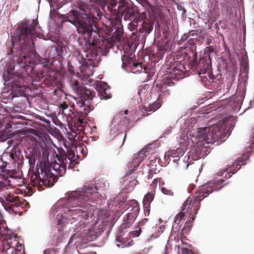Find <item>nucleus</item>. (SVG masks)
Segmentation results:
<instances>
[{
	"label": "nucleus",
	"mask_w": 254,
	"mask_h": 254,
	"mask_svg": "<svg viewBox=\"0 0 254 254\" xmlns=\"http://www.w3.org/2000/svg\"><path fill=\"white\" fill-rule=\"evenodd\" d=\"M94 2L105 1L108 3V9L110 15L107 14V18L112 26L110 28V34L104 36V31L98 26L94 17L91 15L89 6L84 2L78 4V10L70 11L64 17L65 21L74 25L78 33L82 34L88 44L86 56L88 60L96 58L97 49L107 50L112 48L116 42L121 40L123 33L121 24L123 16L125 21H130L137 23L139 19L136 18V12L127 0H90Z\"/></svg>",
	"instance_id": "f257e3e1"
},
{
	"label": "nucleus",
	"mask_w": 254,
	"mask_h": 254,
	"mask_svg": "<svg viewBox=\"0 0 254 254\" xmlns=\"http://www.w3.org/2000/svg\"><path fill=\"white\" fill-rule=\"evenodd\" d=\"M38 149V161L40 163L41 172L31 178L33 187L41 188L42 185L50 186L58 176H62L68 168L72 169L76 164L75 154L72 150L66 153L63 149H59L56 154L57 161L55 163L49 161L50 147L44 141L40 142Z\"/></svg>",
	"instance_id": "f03ea898"
},
{
	"label": "nucleus",
	"mask_w": 254,
	"mask_h": 254,
	"mask_svg": "<svg viewBox=\"0 0 254 254\" xmlns=\"http://www.w3.org/2000/svg\"><path fill=\"white\" fill-rule=\"evenodd\" d=\"M100 187L94 184L87 183L82 188L67 193V203L72 208L75 207L68 210L67 214L70 217L68 220L71 223L73 222L72 219L80 220L83 223L87 220L91 206L90 202L96 201L102 196Z\"/></svg>",
	"instance_id": "7ed1b4c3"
},
{
	"label": "nucleus",
	"mask_w": 254,
	"mask_h": 254,
	"mask_svg": "<svg viewBox=\"0 0 254 254\" xmlns=\"http://www.w3.org/2000/svg\"><path fill=\"white\" fill-rule=\"evenodd\" d=\"M38 25V21L37 19L21 23L17 29L19 34L18 40L16 43L13 42L11 51L14 54L13 58H16L13 60L16 61L21 67L26 69H28V66H30L29 55L34 50V43L32 35L36 31Z\"/></svg>",
	"instance_id": "20e7f679"
},
{
	"label": "nucleus",
	"mask_w": 254,
	"mask_h": 254,
	"mask_svg": "<svg viewBox=\"0 0 254 254\" xmlns=\"http://www.w3.org/2000/svg\"><path fill=\"white\" fill-rule=\"evenodd\" d=\"M224 122H219L210 127L198 128L195 133V136L201 139L208 144H213L215 141L222 139L224 136Z\"/></svg>",
	"instance_id": "39448f33"
},
{
	"label": "nucleus",
	"mask_w": 254,
	"mask_h": 254,
	"mask_svg": "<svg viewBox=\"0 0 254 254\" xmlns=\"http://www.w3.org/2000/svg\"><path fill=\"white\" fill-rule=\"evenodd\" d=\"M205 197L199 189L194 195L189 196L183 204L182 210L185 211L186 215L188 216L186 224L189 226L191 225L194 220L200 207V201Z\"/></svg>",
	"instance_id": "423d86ee"
},
{
	"label": "nucleus",
	"mask_w": 254,
	"mask_h": 254,
	"mask_svg": "<svg viewBox=\"0 0 254 254\" xmlns=\"http://www.w3.org/2000/svg\"><path fill=\"white\" fill-rule=\"evenodd\" d=\"M77 94L80 95L84 100L81 99L77 102V109L82 116L86 117L93 109V107L88 105V103L89 100H92L94 97L95 92L84 87Z\"/></svg>",
	"instance_id": "0eeeda50"
},
{
	"label": "nucleus",
	"mask_w": 254,
	"mask_h": 254,
	"mask_svg": "<svg viewBox=\"0 0 254 254\" xmlns=\"http://www.w3.org/2000/svg\"><path fill=\"white\" fill-rule=\"evenodd\" d=\"M10 190H7L6 194L0 197V202L5 210L10 213L15 212V208L22 207L23 203L19 200V196L11 194Z\"/></svg>",
	"instance_id": "6e6552de"
},
{
	"label": "nucleus",
	"mask_w": 254,
	"mask_h": 254,
	"mask_svg": "<svg viewBox=\"0 0 254 254\" xmlns=\"http://www.w3.org/2000/svg\"><path fill=\"white\" fill-rule=\"evenodd\" d=\"M110 216V214L107 209L100 210L96 222L90 228V232L95 234L103 232L108 224Z\"/></svg>",
	"instance_id": "1a4fd4ad"
},
{
	"label": "nucleus",
	"mask_w": 254,
	"mask_h": 254,
	"mask_svg": "<svg viewBox=\"0 0 254 254\" xmlns=\"http://www.w3.org/2000/svg\"><path fill=\"white\" fill-rule=\"evenodd\" d=\"M127 210L128 212L124 220V223L121 226L122 229H126L129 228L136 218L139 212V206L138 202L136 200L131 201Z\"/></svg>",
	"instance_id": "9d476101"
},
{
	"label": "nucleus",
	"mask_w": 254,
	"mask_h": 254,
	"mask_svg": "<svg viewBox=\"0 0 254 254\" xmlns=\"http://www.w3.org/2000/svg\"><path fill=\"white\" fill-rule=\"evenodd\" d=\"M12 176V172L6 169L5 167H0V197L6 194L7 190H11L10 181L8 178Z\"/></svg>",
	"instance_id": "9b49d317"
},
{
	"label": "nucleus",
	"mask_w": 254,
	"mask_h": 254,
	"mask_svg": "<svg viewBox=\"0 0 254 254\" xmlns=\"http://www.w3.org/2000/svg\"><path fill=\"white\" fill-rule=\"evenodd\" d=\"M224 182V180L223 179L214 180L201 186L199 190L204 194V197H206L213 191L219 190L222 188L226 185Z\"/></svg>",
	"instance_id": "f8f14e48"
},
{
	"label": "nucleus",
	"mask_w": 254,
	"mask_h": 254,
	"mask_svg": "<svg viewBox=\"0 0 254 254\" xmlns=\"http://www.w3.org/2000/svg\"><path fill=\"white\" fill-rule=\"evenodd\" d=\"M146 152L147 149L145 148L139 151L137 155H134L131 162L128 163L127 167L128 169L126 174L127 176L131 175L137 169L141 162L143 161L146 157Z\"/></svg>",
	"instance_id": "ddd939ff"
},
{
	"label": "nucleus",
	"mask_w": 254,
	"mask_h": 254,
	"mask_svg": "<svg viewBox=\"0 0 254 254\" xmlns=\"http://www.w3.org/2000/svg\"><path fill=\"white\" fill-rule=\"evenodd\" d=\"M186 71L185 65L181 63L177 62L174 64L172 69L169 72L170 77L177 80L182 79L185 76Z\"/></svg>",
	"instance_id": "4468645a"
},
{
	"label": "nucleus",
	"mask_w": 254,
	"mask_h": 254,
	"mask_svg": "<svg viewBox=\"0 0 254 254\" xmlns=\"http://www.w3.org/2000/svg\"><path fill=\"white\" fill-rule=\"evenodd\" d=\"M211 63L209 55L208 57L201 58L196 64V69L199 72V74L205 73L207 70H209L211 66Z\"/></svg>",
	"instance_id": "2eb2a0df"
},
{
	"label": "nucleus",
	"mask_w": 254,
	"mask_h": 254,
	"mask_svg": "<svg viewBox=\"0 0 254 254\" xmlns=\"http://www.w3.org/2000/svg\"><path fill=\"white\" fill-rule=\"evenodd\" d=\"M122 66L125 68L127 66L132 67V69H135L136 67H140V70H144V72H145L146 68L143 66L141 63H136L134 62L131 58L128 57L127 55H124L122 57Z\"/></svg>",
	"instance_id": "dca6fc26"
},
{
	"label": "nucleus",
	"mask_w": 254,
	"mask_h": 254,
	"mask_svg": "<svg viewBox=\"0 0 254 254\" xmlns=\"http://www.w3.org/2000/svg\"><path fill=\"white\" fill-rule=\"evenodd\" d=\"M97 90L102 99H107L111 97L110 88L106 83L102 82L97 84Z\"/></svg>",
	"instance_id": "f3484780"
},
{
	"label": "nucleus",
	"mask_w": 254,
	"mask_h": 254,
	"mask_svg": "<svg viewBox=\"0 0 254 254\" xmlns=\"http://www.w3.org/2000/svg\"><path fill=\"white\" fill-rule=\"evenodd\" d=\"M154 18H145L139 28L141 33L149 34L153 28Z\"/></svg>",
	"instance_id": "a211bd4d"
},
{
	"label": "nucleus",
	"mask_w": 254,
	"mask_h": 254,
	"mask_svg": "<svg viewBox=\"0 0 254 254\" xmlns=\"http://www.w3.org/2000/svg\"><path fill=\"white\" fill-rule=\"evenodd\" d=\"M117 245L119 248H124L128 247L133 245V241L130 237L123 238L121 235H119L116 238Z\"/></svg>",
	"instance_id": "6ab92c4d"
},
{
	"label": "nucleus",
	"mask_w": 254,
	"mask_h": 254,
	"mask_svg": "<svg viewBox=\"0 0 254 254\" xmlns=\"http://www.w3.org/2000/svg\"><path fill=\"white\" fill-rule=\"evenodd\" d=\"M6 243V247L18 248L19 249V251H21L23 249L22 246L19 243L17 238L15 236H11L9 238H7Z\"/></svg>",
	"instance_id": "aec40b11"
},
{
	"label": "nucleus",
	"mask_w": 254,
	"mask_h": 254,
	"mask_svg": "<svg viewBox=\"0 0 254 254\" xmlns=\"http://www.w3.org/2000/svg\"><path fill=\"white\" fill-rule=\"evenodd\" d=\"M235 164H236V162H235ZM237 164H233L231 166L228 167L227 168L224 169L223 172H219L217 173V175L219 176H221L223 175L224 173L226 172H228L227 173L225 174V177L226 178H229L231 177V175L230 174L232 173V174L235 173L237 170Z\"/></svg>",
	"instance_id": "412c9836"
},
{
	"label": "nucleus",
	"mask_w": 254,
	"mask_h": 254,
	"mask_svg": "<svg viewBox=\"0 0 254 254\" xmlns=\"http://www.w3.org/2000/svg\"><path fill=\"white\" fill-rule=\"evenodd\" d=\"M162 105V101L158 99L152 104L149 105L148 107H142V109L147 112H154L158 110Z\"/></svg>",
	"instance_id": "4be33fe9"
},
{
	"label": "nucleus",
	"mask_w": 254,
	"mask_h": 254,
	"mask_svg": "<svg viewBox=\"0 0 254 254\" xmlns=\"http://www.w3.org/2000/svg\"><path fill=\"white\" fill-rule=\"evenodd\" d=\"M190 159V156L188 157L187 161H185L184 160H181L180 158L179 159H174V162H177V164L178 167L182 170H185L188 169L189 166L191 164L190 161L189 162V160Z\"/></svg>",
	"instance_id": "5701e85b"
},
{
	"label": "nucleus",
	"mask_w": 254,
	"mask_h": 254,
	"mask_svg": "<svg viewBox=\"0 0 254 254\" xmlns=\"http://www.w3.org/2000/svg\"><path fill=\"white\" fill-rule=\"evenodd\" d=\"M157 48L156 55L157 58L161 59L164 56L167 50V44L164 43H158L157 44Z\"/></svg>",
	"instance_id": "b1692460"
},
{
	"label": "nucleus",
	"mask_w": 254,
	"mask_h": 254,
	"mask_svg": "<svg viewBox=\"0 0 254 254\" xmlns=\"http://www.w3.org/2000/svg\"><path fill=\"white\" fill-rule=\"evenodd\" d=\"M74 56L80 64L82 65L87 64V59L84 58V55L79 51V50H75L74 52Z\"/></svg>",
	"instance_id": "393cba45"
},
{
	"label": "nucleus",
	"mask_w": 254,
	"mask_h": 254,
	"mask_svg": "<svg viewBox=\"0 0 254 254\" xmlns=\"http://www.w3.org/2000/svg\"><path fill=\"white\" fill-rule=\"evenodd\" d=\"M51 72L48 71L47 69L40 71L37 73V76L41 78H45L47 80H52V77L51 75Z\"/></svg>",
	"instance_id": "a878e982"
},
{
	"label": "nucleus",
	"mask_w": 254,
	"mask_h": 254,
	"mask_svg": "<svg viewBox=\"0 0 254 254\" xmlns=\"http://www.w3.org/2000/svg\"><path fill=\"white\" fill-rule=\"evenodd\" d=\"M155 195V191H152L147 193L143 199V204L150 205L151 202L153 201Z\"/></svg>",
	"instance_id": "bb28decb"
},
{
	"label": "nucleus",
	"mask_w": 254,
	"mask_h": 254,
	"mask_svg": "<svg viewBox=\"0 0 254 254\" xmlns=\"http://www.w3.org/2000/svg\"><path fill=\"white\" fill-rule=\"evenodd\" d=\"M184 151L182 148H178L176 150H172L169 155L175 159H179L184 154Z\"/></svg>",
	"instance_id": "cd10ccee"
},
{
	"label": "nucleus",
	"mask_w": 254,
	"mask_h": 254,
	"mask_svg": "<svg viewBox=\"0 0 254 254\" xmlns=\"http://www.w3.org/2000/svg\"><path fill=\"white\" fill-rule=\"evenodd\" d=\"M127 113H128V110H127L125 111L124 112L121 111L119 113L118 115H117L115 117V118L116 119H117L118 118H121L122 119H123V121H122L123 124L125 126L128 125L129 124L130 121L127 117L125 116V115L127 114Z\"/></svg>",
	"instance_id": "c85d7f7f"
},
{
	"label": "nucleus",
	"mask_w": 254,
	"mask_h": 254,
	"mask_svg": "<svg viewBox=\"0 0 254 254\" xmlns=\"http://www.w3.org/2000/svg\"><path fill=\"white\" fill-rule=\"evenodd\" d=\"M160 92L158 99H160V100H161L163 97L169 95L170 93V90L167 88V86L166 84L161 86Z\"/></svg>",
	"instance_id": "c756f323"
},
{
	"label": "nucleus",
	"mask_w": 254,
	"mask_h": 254,
	"mask_svg": "<svg viewBox=\"0 0 254 254\" xmlns=\"http://www.w3.org/2000/svg\"><path fill=\"white\" fill-rule=\"evenodd\" d=\"M185 214V211H183L180 212L179 213H178L176 215V216L175 217V219H174V223H175V224H176L177 225L176 228H178V229H179V228L180 227L179 224H180V222L181 221V220H183V219L184 218Z\"/></svg>",
	"instance_id": "7c9ffc66"
},
{
	"label": "nucleus",
	"mask_w": 254,
	"mask_h": 254,
	"mask_svg": "<svg viewBox=\"0 0 254 254\" xmlns=\"http://www.w3.org/2000/svg\"><path fill=\"white\" fill-rule=\"evenodd\" d=\"M3 249V253L5 254H19L18 252H21L18 248L6 247L5 246H4Z\"/></svg>",
	"instance_id": "2f4dec72"
},
{
	"label": "nucleus",
	"mask_w": 254,
	"mask_h": 254,
	"mask_svg": "<svg viewBox=\"0 0 254 254\" xmlns=\"http://www.w3.org/2000/svg\"><path fill=\"white\" fill-rule=\"evenodd\" d=\"M175 249L177 250L178 253H180V251L181 250V253L182 254H196L191 250L186 248H181L180 245H176Z\"/></svg>",
	"instance_id": "473e14b6"
},
{
	"label": "nucleus",
	"mask_w": 254,
	"mask_h": 254,
	"mask_svg": "<svg viewBox=\"0 0 254 254\" xmlns=\"http://www.w3.org/2000/svg\"><path fill=\"white\" fill-rule=\"evenodd\" d=\"M144 228H141L139 226H137L135 228V230H133L129 233V236L130 238H134L136 237H138L141 232L142 229H143Z\"/></svg>",
	"instance_id": "72a5a7b5"
},
{
	"label": "nucleus",
	"mask_w": 254,
	"mask_h": 254,
	"mask_svg": "<svg viewBox=\"0 0 254 254\" xmlns=\"http://www.w3.org/2000/svg\"><path fill=\"white\" fill-rule=\"evenodd\" d=\"M71 85L73 89L77 93H78L80 90L84 87L83 86H81L77 80L73 81Z\"/></svg>",
	"instance_id": "f704fd0d"
},
{
	"label": "nucleus",
	"mask_w": 254,
	"mask_h": 254,
	"mask_svg": "<svg viewBox=\"0 0 254 254\" xmlns=\"http://www.w3.org/2000/svg\"><path fill=\"white\" fill-rule=\"evenodd\" d=\"M68 108V105L66 104V102H64L62 104H61L60 106V112L62 114L66 115L67 114H69L66 110Z\"/></svg>",
	"instance_id": "c9c22d12"
},
{
	"label": "nucleus",
	"mask_w": 254,
	"mask_h": 254,
	"mask_svg": "<svg viewBox=\"0 0 254 254\" xmlns=\"http://www.w3.org/2000/svg\"><path fill=\"white\" fill-rule=\"evenodd\" d=\"M5 222L2 220H0V234L1 235H6L5 233L7 230V228L5 227L4 226Z\"/></svg>",
	"instance_id": "e433bc0d"
},
{
	"label": "nucleus",
	"mask_w": 254,
	"mask_h": 254,
	"mask_svg": "<svg viewBox=\"0 0 254 254\" xmlns=\"http://www.w3.org/2000/svg\"><path fill=\"white\" fill-rule=\"evenodd\" d=\"M37 158V156L34 154H32L30 157V155L28 156V158L29 159V163L30 166L34 165L35 164Z\"/></svg>",
	"instance_id": "4c0bfd02"
},
{
	"label": "nucleus",
	"mask_w": 254,
	"mask_h": 254,
	"mask_svg": "<svg viewBox=\"0 0 254 254\" xmlns=\"http://www.w3.org/2000/svg\"><path fill=\"white\" fill-rule=\"evenodd\" d=\"M192 159L193 160H196L201 157V154L199 151L195 150L192 153Z\"/></svg>",
	"instance_id": "58836bf2"
},
{
	"label": "nucleus",
	"mask_w": 254,
	"mask_h": 254,
	"mask_svg": "<svg viewBox=\"0 0 254 254\" xmlns=\"http://www.w3.org/2000/svg\"><path fill=\"white\" fill-rule=\"evenodd\" d=\"M144 215L145 216H148L150 211V205L148 204H143Z\"/></svg>",
	"instance_id": "ea45409f"
},
{
	"label": "nucleus",
	"mask_w": 254,
	"mask_h": 254,
	"mask_svg": "<svg viewBox=\"0 0 254 254\" xmlns=\"http://www.w3.org/2000/svg\"><path fill=\"white\" fill-rule=\"evenodd\" d=\"M247 157V155H243V158L241 160H238L237 163V167L239 166V167L237 168V170H239L241 168V166L242 165H245L246 164V161L244 160L245 157Z\"/></svg>",
	"instance_id": "a19ab883"
},
{
	"label": "nucleus",
	"mask_w": 254,
	"mask_h": 254,
	"mask_svg": "<svg viewBox=\"0 0 254 254\" xmlns=\"http://www.w3.org/2000/svg\"><path fill=\"white\" fill-rule=\"evenodd\" d=\"M161 191L164 194H165L166 195H173V192L171 190H168L166 188H164V187L162 188L161 189Z\"/></svg>",
	"instance_id": "79ce46f5"
},
{
	"label": "nucleus",
	"mask_w": 254,
	"mask_h": 254,
	"mask_svg": "<svg viewBox=\"0 0 254 254\" xmlns=\"http://www.w3.org/2000/svg\"><path fill=\"white\" fill-rule=\"evenodd\" d=\"M161 181V178H156L154 179L152 183L151 184V187H152V189H155L156 188L158 183L160 182Z\"/></svg>",
	"instance_id": "37998d69"
},
{
	"label": "nucleus",
	"mask_w": 254,
	"mask_h": 254,
	"mask_svg": "<svg viewBox=\"0 0 254 254\" xmlns=\"http://www.w3.org/2000/svg\"><path fill=\"white\" fill-rule=\"evenodd\" d=\"M8 137V134L5 131L3 130H0V139H5Z\"/></svg>",
	"instance_id": "c03bdc74"
},
{
	"label": "nucleus",
	"mask_w": 254,
	"mask_h": 254,
	"mask_svg": "<svg viewBox=\"0 0 254 254\" xmlns=\"http://www.w3.org/2000/svg\"><path fill=\"white\" fill-rule=\"evenodd\" d=\"M94 184H95V185H97L98 187H99V186H100V192L103 190H105L107 188L106 185H105V183H99Z\"/></svg>",
	"instance_id": "a18cd8bd"
},
{
	"label": "nucleus",
	"mask_w": 254,
	"mask_h": 254,
	"mask_svg": "<svg viewBox=\"0 0 254 254\" xmlns=\"http://www.w3.org/2000/svg\"><path fill=\"white\" fill-rule=\"evenodd\" d=\"M148 221V218H145L141 220L138 223V226L141 228H143V226Z\"/></svg>",
	"instance_id": "49530a36"
},
{
	"label": "nucleus",
	"mask_w": 254,
	"mask_h": 254,
	"mask_svg": "<svg viewBox=\"0 0 254 254\" xmlns=\"http://www.w3.org/2000/svg\"><path fill=\"white\" fill-rule=\"evenodd\" d=\"M44 254H55V251L54 249H47L44 251Z\"/></svg>",
	"instance_id": "de8ad7c7"
},
{
	"label": "nucleus",
	"mask_w": 254,
	"mask_h": 254,
	"mask_svg": "<svg viewBox=\"0 0 254 254\" xmlns=\"http://www.w3.org/2000/svg\"><path fill=\"white\" fill-rule=\"evenodd\" d=\"M12 127L11 124L10 123H7L6 125L5 126V128L7 129H8L9 128H11Z\"/></svg>",
	"instance_id": "09e8293b"
},
{
	"label": "nucleus",
	"mask_w": 254,
	"mask_h": 254,
	"mask_svg": "<svg viewBox=\"0 0 254 254\" xmlns=\"http://www.w3.org/2000/svg\"><path fill=\"white\" fill-rule=\"evenodd\" d=\"M250 141H251V142H252L251 145L252 146V147H254V133L253 137Z\"/></svg>",
	"instance_id": "8fccbe9b"
},
{
	"label": "nucleus",
	"mask_w": 254,
	"mask_h": 254,
	"mask_svg": "<svg viewBox=\"0 0 254 254\" xmlns=\"http://www.w3.org/2000/svg\"><path fill=\"white\" fill-rule=\"evenodd\" d=\"M208 51L210 52V53H212L213 52V51H214V48L212 47H208Z\"/></svg>",
	"instance_id": "3c124183"
},
{
	"label": "nucleus",
	"mask_w": 254,
	"mask_h": 254,
	"mask_svg": "<svg viewBox=\"0 0 254 254\" xmlns=\"http://www.w3.org/2000/svg\"><path fill=\"white\" fill-rule=\"evenodd\" d=\"M136 69V70L135 71V72L140 73L141 71H142V70H140V69H141L140 67H136L134 69Z\"/></svg>",
	"instance_id": "603ef678"
},
{
	"label": "nucleus",
	"mask_w": 254,
	"mask_h": 254,
	"mask_svg": "<svg viewBox=\"0 0 254 254\" xmlns=\"http://www.w3.org/2000/svg\"><path fill=\"white\" fill-rule=\"evenodd\" d=\"M181 242L182 244L184 245H187V243L184 242V238H183L182 237H181Z\"/></svg>",
	"instance_id": "864d4df0"
},
{
	"label": "nucleus",
	"mask_w": 254,
	"mask_h": 254,
	"mask_svg": "<svg viewBox=\"0 0 254 254\" xmlns=\"http://www.w3.org/2000/svg\"><path fill=\"white\" fill-rule=\"evenodd\" d=\"M44 122L47 123L48 125H50V121L47 119H44Z\"/></svg>",
	"instance_id": "5fc2aeb1"
},
{
	"label": "nucleus",
	"mask_w": 254,
	"mask_h": 254,
	"mask_svg": "<svg viewBox=\"0 0 254 254\" xmlns=\"http://www.w3.org/2000/svg\"><path fill=\"white\" fill-rule=\"evenodd\" d=\"M79 121L81 123H83V120L84 119H79Z\"/></svg>",
	"instance_id": "6e6d98bb"
},
{
	"label": "nucleus",
	"mask_w": 254,
	"mask_h": 254,
	"mask_svg": "<svg viewBox=\"0 0 254 254\" xmlns=\"http://www.w3.org/2000/svg\"><path fill=\"white\" fill-rule=\"evenodd\" d=\"M92 71H90V73H89V74H88V76H90V75H92Z\"/></svg>",
	"instance_id": "4d7b16f0"
},
{
	"label": "nucleus",
	"mask_w": 254,
	"mask_h": 254,
	"mask_svg": "<svg viewBox=\"0 0 254 254\" xmlns=\"http://www.w3.org/2000/svg\"><path fill=\"white\" fill-rule=\"evenodd\" d=\"M126 135H126V134H125V137H124V141H125V138L126 137Z\"/></svg>",
	"instance_id": "13d9d810"
},
{
	"label": "nucleus",
	"mask_w": 254,
	"mask_h": 254,
	"mask_svg": "<svg viewBox=\"0 0 254 254\" xmlns=\"http://www.w3.org/2000/svg\"><path fill=\"white\" fill-rule=\"evenodd\" d=\"M145 116H148V115H142V117H145Z\"/></svg>",
	"instance_id": "bf43d9fd"
},
{
	"label": "nucleus",
	"mask_w": 254,
	"mask_h": 254,
	"mask_svg": "<svg viewBox=\"0 0 254 254\" xmlns=\"http://www.w3.org/2000/svg\"><path fill=\"white\" fill-rule=\"evenodd\" d=\"M173 230H174V226H173Z\"/></svg>",
	"instance_id": "052dcab7"
}]
</instances>
